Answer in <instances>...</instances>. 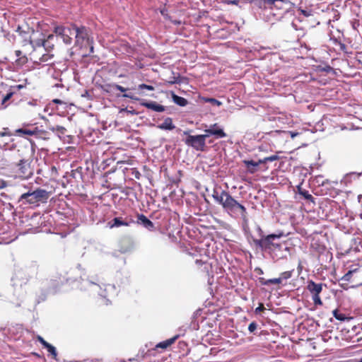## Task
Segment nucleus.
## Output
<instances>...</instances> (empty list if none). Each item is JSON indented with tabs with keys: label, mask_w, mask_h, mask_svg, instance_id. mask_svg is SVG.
I'll return each instance as SVG.
<instances>
[{
	"label": "nucleus",
	"mask_w": 362,
	"mask_h": 362,
	"mask_svg": "<svg viewBox=\"0 0 362 362\" xmlns=\"http://www.w3.org/2000/svg\"><path fill=\"white\" fill-rule=\"evenodd\" d=\"M212 197L227 212L233 214L239 213L244 220L247 218V213L246 208L236 201L228 192L222 190L221 193H218L217 191L214 190Z\"/></svg>",
	"instance_id": "obj_1"
},
{
	"label": "nucleus",
	"mask_w": 362,
	"mask_h": 362,
	"mask_svg": "<svg viewBox=\"0 0 362 362\" xmlns=\"http://www.w3.org/2000/svg\"><path fill=\"white\" fill-rule=\"evenodd\" d=\"M50 194V192L38 187L35 190H29L22 194L18 199V203L21 205L28 206L30 208H35L39 206L40 204L47 203Z\"/></svg>",
	"instance_id": "obj_2"
},
{
	"label": "nucleus",
	"mask_w": 362,
	"mask_h": 362,
	"mask_svg": "<svg viewBox=\"0 0 362 362\" xmlns=\"http://www.w3.org/2000/svg\"><path fill=\"white\" fill-rule=\"evenodd\" d=\"M18 160L15 163L14 170L18 177L28 179L33 174V169L31 168L32 155L30 149H18Z\"/></svg>",
	"instance_id": "obj_3"
},
{
	"label": "nucleus",
	"mask_w": 362,
	"mask_h": 362,
	"mask_svg": "<svg viewBox=\"0 0 362 362\" xmlns=\"http://www.w3.org/2000/svg\"><path fill=\"white\" fill-rule=\"evenodd\" d=\"M185 135H187L185 139V144L192 147L197 151H205L207 148L206 144V134L190 135L188 132H184Z\"/></svg>",
	"instance_id": "obj_4"
},
{
	"label": "nucleus",
	"mask_w": 362,
	"mask_h": 362,
	"mask_svg": "<svg viewBox=\"0 0 362 362\" xmlns=\"http://www.w3.org/2000/svg\"><path fill=\"white\" fill-rule=\"evenodd\" d=\"M281 236L282 233L262 235L261 239L255 240V243L257 246L264 250H271L272 248H279L280 244L274 243V240L276 238H280Z\"/></svg>",
	"instance_id": "obj_5"
},
{
	"label": "nucleus",
	"mask_w": 362,
	"mask_h": 362,
	"mask_svg": "<svg viewBox=\"0 0 362 362\" xmlns=\"http://www.w3.org/2000/svg\"><path fill=\"white\" fill-rule=\"evenodd\" d=\"M74 29L76 43L81 46L89 45L90 43L89 30L85 26L77 27L76 25H74Z\"/></svg>",
	"instance_id": "obj_6"
},
{
	"label": "nucleus",
	"mask_w": 362,
	"mask_h": 362,
	"mask_svg": "<svg viewBox=\"0 0 362 362\" xmlns=\"http://www.w3.org/2000/svg\"><path fill=\"white\" fill-rule=\"evenodd\" d=\"M54 33L57 36L60 37L65 44L70 45L73 40L72 37L74 35V25H71V28L62 25L56 26Z\"/></svg>",
	"instance_id": "obj_7"
},
{
	"label": "nucleus",
	"mask_w": 362,
	"mask_h": 362,
	"mask_svg": "<svg viewBox=\"0 0 362 362\" xmlns=\"http://www.w3.org/2000/svg\"><path fill=\"white\" fill-rule=\"evenodd\" d=\"M204 133L207 137L212 135L216 139H222L227 136L223 129L220 128L217 123L211 124L209 129H205Z\"/></svg>",
	"instance_id": "obj_8"
},
{
	"label": "nucleus",
	"mask_w": 362,
	"mask_h": 362,
	"mask_svg": "<svg viewBox=\"0 0 362 362\" xmlns=\"http://www.w3.org/2000/svg\"><path fill=\"white\" fill-rule=\"evenodd\" d=\"M307 284V289L311 293L312 296L320 294L322 291V284H317L313 280H309Z\"/></svg>",
	"instance_id": "obj_9"
},
{
	"label": "nucleus",
	"mask_w": 362,
	"mask_h": 362,
	"mask_svg": "<svg viewBox=\"0 0 362 362\" xmlns=\"http://www.w3.org/2000/svg\"><path fill=\"white\" fill-rule=\"evenodd\" d=\"M251 1L254 2L259 8H266L267 6L272 8L276 2L286 3L287 0H252Z\"/></svg>",
	"instance_id": "obj_10"
},
{
	"label": "nucleus",
	"mask_w": 362,
	"mask_h": 362,
	"mask_svg": "<svg viewBox=\"0 0 362 362\" xmlns=\"http://www.w3.org/2000/svg\"><path fill=\"white\" fill-rule=\"evenodd\" d=\"M140 105L148 109L152 110L158 112H162L165 110V106L158 104L156 102H146L145 100H141Z\"/></svg>",
	"instance_id": "obj_11"
},
{
	"label": "nucleus",
	"mask_w": 362,
	"mask_h": 362,
	"mask_svg": "<svg viewBox=\"0 0 362 362\" xmlns=\"http://www.w3.org/2000/svg\"><path fill=\"white\" fill-rule=\"evenodd\" d=\"M134 223V221L130 220L128 221L127 219H123L122 217H115L108 223L110 228L120 226H129L130 223Z\"/></svg>",
	"instance_id": "obj_12"
},
{
	"label": "nucleus",
	"mask_w": 362,
	"mask_h": 362,
	"mask_svg": "<svg viewBox=\"0 0 362 362\" xmlns=\"http://www.w3.org/2000/svg\"><path fill=\"white\" fill-rule=\"evenodd\" d=\"M134 247V242L130 238H124L120 242L119 252L126 253L131 251Z\"/></svg>",
	"instance_id": "obj_13"
},
{
	"label": "nucleus",
	"mask_w": 362,
	"mask_h": 362,
	"mask_svg": "<svg viewBox=\"0 0 362 362\" xmlns=\"http://www.w3.org/2000/svg\"><path fill=\"white\" fill-rule=\"evenodd\" d=\"M15 54L17 59L15 60V66L18 68L23 67L25 64H26L28 62V59L27 56L21 50H16Z\"/></svg>",
	"instance_id": "obj_14"
},
{
	"label": "nucleus",
	"mask_w": 362,
	"mask_h": 362,
	"mask_svg": "<svg viewBox=\"0 0 362 362\" xmlns=\"http://www.w3.org/2000/svg\"><path fill=\"white\" fill-rule=\"evenodd\" d=\"M28 84H30V83L28 82V78H25L23 83L11 86L9 90L11 92H13V95L16 97V99H18L19 98L18 93L21 90L26 88Z\"/></svg>",
	"instance_id": "obj_15"
},
{
	"label": "nucleus",
	"mask_w": 362,
	"mask_h": 362,
	"mask_svg": "<svg viewBox=\"0 0 362 362\" xmlns=\"http://www.w3.org/2000/svg\"><path fill=\"white\" fill-rule=\"evenodd\" d=\"M138 222L149 230H152L154 228L153 222L144 214H138Z\"/></svg>",
	"instance_id": "obj_16"
},
{
	"label": "nucleus",
	"mask_w": 362,
	"mask_h": 362,
	"mask_svg": "<svg viewBox=\"0 0 362 362\" xmlns=\"http://www.w3.org/2000/svg\"><path fill=\"white\" fill-rule=\"evenodd\" d=\"M259 282L262 286H269L270 284H274V285H279L281 284L283 286H285L286 284H282L280 276L278 278H274L270 279H266L264 277H259L258 279Z\"/></svg>",
	"instance_id": "obj_17"
},
{
	"label": "nucleus",
	"mask_w": 362,
	"mask_h": 362,
	"mask_svg": "<svg viewBox=\"0 0 362 362\" xmlns=\"http://www.w3.org/2000/svg\"><path fill=\"white\" fill-rule=\"evenodd\" d=\"M37 127H33L32 129H27L25 127L17 129L15 131L16 135L23 136V135H28V136H35L36 135Z\"/></svg>",
	"instance_id": "obj_18"
},
{
	"label": "nucleus",
	"mask_w": 362,
	"mask_h": 362,
	"mask_svg": "<svg viewBox=\"0 0 362 362\" xmlns=\"http://www.w3.org/2000/svg\"><path fill=\"white\" fill-rule=\"evenodd\" d=\"M243 163L245 165V166L247 167V169L248 170L249 173H255V172H257V167L260 165V164H263V163H259V160L257 162L254 161V160H243Z\"/></svg>",
	"instance_id": "obj_19"
},
{
	"label": "nucleus",
	"mask_w": 362,
	"mask_h": 362,
	"mask_svg": "<svg viewBox=\"0 0 362 362\" xmlns=\"http://www.w3.org/2000/svg\"><path fill=\"white\" fill-rule=\"evenodd\" d=\"M157 127L162 130L171 131L175 128V126L173 123V119L170 117H166L162 124H160Z\"/></svg>",
	"instance_id": "obj_20"
},
{
	"label": "nucleus",
	"mask_w": 362,
	"mask_h": 362,
	"mask_svg": "<svg viewBox=\"0 0 362 362\" xmlns=\"http://www.w3.org/2000/svg\"><path fill=\"white\" fill-rule=\"evenodd\" d=\"M177 338H178V335L175 336V337H173L170 339H168L165 341H161L156 345V349L160 348L163 349H165L168 347H169L170 346H171L173 344H174Z\"/></svg>",
	"instance_id": "obj_21"
},
{
	"label": "nucleus",
	"mask_w": 362,
	"mask_h": 362,
	"mask_svg": "<svg viewBox=\"0 0 362 362\" xmlns=\"http://www.w3.org/2000/svg\"><path fill=\"white\" fill-rule=\"evenodd\" d=\"M50 133L45 130H41L37 128L35 138L38 139H42L45 141H47L50 139Z\"/></svg>",
	"instance_id": "obj_22"
},
{
	"label": "nucleus",
	"mask_w": 362,
	"mask_h": 362,
	"mask_svg": "<svg viewBox=\"0 0 362 362\" xmlns=\"http://www.w3.org/2000/svg\"><path fill=\"white\" fill-rule=\"evenodd\" d=\"M298 191L299 194L303 196L306 200L314 202V197L309 193L308 190L303 189L302 187L298 186Z\"/></svg>",
	"instance_id": "obj_23"
},
{
	"label": "nucleus",
	"mask_w": 362,
	"mask_h": 362,
	"mask_svg": "<svg viewBox=\"0 0 362 362\" xmlns=\"http://www.w3.org/2000/svg\"><path fill=\"white\" fill-rule=\"evenodd\" d=\"M293 273H294V269H291V270H289V271H286V272H281L279 275L280 276V279H281V281L282 282V284H286V281H287L288 279H291L293 275Z\"/></svg>",
	"instance_id": "obj_24"
},
{
	"label": "nucleus",
	"mask_w": 362,
	"mask_h": 362,
	"mask_svg": "<svg viewBox=\"0 0 362 362\" xmlns=\"http://www.w3.org/2000/svg\"><path fill=\"white\" fill-rule=\"evenodd\" d=\"M173 101L177 105H178L181 107L186 106L188 103V101L187 99H185V98L176 95H173Z\"/></svg>",
	"instance_id": "obj_25"
},
{
	"label": "nucleus",
	"mask_w": 362,
	"mask_h": 362,
	"mask_svg": "<svg viewBox=\"0 0 362 362\" xmlns=\"http://www.w3.org/2000/svg\"><path fill=\"white\" fill-rule=\"evenodd\" d=\"M13 97H15L13 92H11L9 89L7 93L3 97L1 100V105L6 106V103L10 100Z\"/></svg>",
	"instance_id": "obj_26"
},
{
	"label": "nucleus",
	"mask_w": 362,
	"mask_h": 362,
	"mask_svg": "<svg viewBox=\"0 0 362 362\" xmlns=\"http://www.w3.org/2000/svg\"><path fill=\"white\" fill-rule=\"evenodd\" d=\"M279 159V156L277 155H272L270 156H267L264 158L263 159H259V163H266L267 162H272L274 160H278Z\"/></svg>",
	"instance_id": "obj_27"
},
{
	"label": "nucleus",
	"mask_w": 362,
	"mask_h": 362,
	"mask_svg": "<svg viewBox=\"0 0 362 362\" xmlns=\"http://www.w3.org/2000/svg\"><path fill=\"white\" fill-rule=\"evenodd\" d=\"M203 100L206 103H209L213 105L221 106L222 103L214 98H204Z\"/></svg>",
	"instance_id": "obj_28"
},
{
	"label": "nucleus",
	"mask_w": 362,
	"mask_h": 362,
	"mask_svg": "<svg viewBox=\"0 0 362 362\" xmlns=\"http://www.w3.org/2000/svg\"><path fill=\"white\" fill-rule=\"evenodd\" d=\"M52 132H57L60 133L61 134H64L66 132V129L65 127L62 126L57 125L55 127H51L49 128Z\"/></svg>",
	"instance_id": "obj_29"
},
{
	"label": "nucleus",
	"mask_w": 362,
	"mask_h": 362,
	"mask_svg": "<svg viewBox=\"0 0 362 362\" xmlns=\"http://www.w3.org/2000/svg\"><path fill=\"white\" fill-rule=\"evenodd\" d=\"M333 316L337 319V320H339L340 321H344V320L346 319V316L343 313H341L339 312L338 310H333Z\"/></svg>",
	"instance_id": "obj_30"
},
{
	"label": "nucleus",
	"mask_w": 362,
	"mask_h": 362,
	"mask_svg": "<svg viewBox=\"0 0 362 362\" xmlns=\"http://www.w3.org/2000/svg\"><path fill=\"white\" fill-rule=\"evenodd\" d=\"M138 90H140V94H142L143 95V92L142 90L144 89H146L148 90H154V87L153 86H150V85H146V84H144V83H141V84H139L138 86Z\"/></svg>",
	"instance_id": "obj_31"
},
{
	"label": "nucleus",
	"mask_w": 362,
	"mask_h": 362,
	"mask_svg": "<svg viewBox=\"0 0 362 362\" xmlns=\"http://www.w3.org/2000/svg\"><path fill=\"white\" fill-rule=\"evenodd\" d=\"M46 349H47L48 352L51 354L53 358L55 359L57 356V353L55 347L53 346L52 345H51L50 344H49L48 346L46 347Z\"/></svg>",
	"instance_id": "obj_32"
},
{
	"label": "nucleus",
	"mask_w": 362,
	"mask_h": 362,
	"mask_svg": "<svg viewBox=\"0 0 362 362\" xmlns=\"http://www.w3.org/2000/svg\"><path fill=\"white\" fill-rule=\"evenodd\" d=\"M131 175L137 180H139L141 177L140 172L136 168L131 169Z\"/></svg>",
	"instance_id": "obj_33"
},
{
	"label": "nucleus",
	"mask_w": 362,
	"mask_h": 362,
	"mask_svg": "<svg viewBox=\"0 0 362 362\" xmlns=\"http://www.w3.org/2000/svg\"><path fill=\"white\" fill-rule=\"evenodd\" d=\"M312 298H313V303L315 305H322V301L320 298V295L312 296Z\"/></svg>",
	"instance_id": "obj_34"
},
{
	"label": "nucleus",
	"mask_w": 362,
	"mask_h": 362,
	"mask_svg": "<svg viewBox=\"0 0 362 362\" xmlns=\"http://www.w3.org/2000/svg\"><path fill=\"white\" fill-rule=\"evenodd\" d=\"M352 271H349L346 274H345L341 279V281H349L351 276H352Z\"/></svg>",
	"instance_id": "obj_35"
},
{
	"label": "nucleus",
	"mask_w": 362,
	"mask_h": 362,
	"mask_svg": "<svg viewBox=\"0 0 362 362\" xmlns=\"http://www.w3.org/2000/svg\"><path fill=\"white\" fill-rule=\"evenodd\" d=\"M240 0H221L222 3L225 4L238 5Z\"/></svg>",
	"instance_id": "obj_36"
},
{
	"label": "nucleus",
	"mask_w": 362,
	"mask_h": 362,
	"mask_svg": "<svg viewBox=\"0 0 362 362\" xmlns=\"http://www.w3.org/2000/svg\"><path fill=\"white\" fill-rule=\"evenodd\" d=\"M30 43L33 44V46H44L45 40L44 39H40L34 43L33 40L30 39Z\"/></svg>",
	"instance_id": "obj_37"
},
{
	"label": "nucleus",
	"mask_w": 362,
	"mask_h": 362,
	"mask_svg": "<svg viewBox=\"0 0 362 362\" xmlns=\"http://www.w3.org/2000/svg\"><path fill=\"white\" fill-rule=\"evenodd\" d=\"M110 87L112 88L113 89L118 90L121 92H126L127 90V88L118 84H114L112 86H110Z\"/></svg>",
	"instance_id": "obj_38"
},
{
	"label": "nucleus",
	"mask_w": 362,
	"mask_h": 362,
	"mask_svg": "<svg viewBox=\"0 0 362 362\" xmlns=\"http://www.w3.org/2000/svg\"><path fill=\"white\" fill-rule=\"evenodd\" d=\"M124 98H130L134 100H141L139 98L136 97L134 94L129 93H124L122 95Z\"/></svg>",
	"instance_id": "obj_39"
},
{
	"label": "nucleus",
	"mask_w": 362,
	"mask_h": 362,
	"mask_svg": "<svg viewBox=\"0 0 362 362\" xmlns=\"http://www.w3.org/2000/svg\"><path fill=\"white\" fill-rule=\"evenodd\" d=\"M257 327V324L255 322H252L248 326L250 332H254Z\"/></svg>",
	"instance_id": "obj_40"
},
{
	"label": "nucleus",
	"mask_w": 362,
	"mask_h": 362,
	"mask_svg": "<svg viewBox=\"0 0 362 362\" xmlns=\"http://www.w3.org/2000/svg\"><path fill=\"white\" fill-rule=\"evenodd\" d=\"M36 339H37V340L38 341H40V342L41 343V344H42L45 348H46V347L48 346L49 343H48V342H47V341H45V339H44L41 336L37 335V337H36Z\"/></svg>",
	"instance_id": "obj_41"
},
{
	"label": "nucleus",
	"mask_w": 362,
	"mask_h": 362,
	"mask_svg": "<svg viewBox=\"0 0 362 362\" xmlns=\"http://www.w3.org/2000/svg\"><path fill=\"white\" fill-rule=\"evenodd\" d=\"M264 310H265V308L264 306V304L263 303H259V306L257 308H256V309H255V313H259L260 312H262Z\"/></svg>",
	"instance_id": "obj_42"
},
{
	"label": "nucleus",
	"mask_w": 362,
	"mask_h": 362,
	"mask_svg": "<svg viewBox=\"0 0 362 362\" xmlns=\"http://www.w3.org/2000/svg\"><path fill=\"white\" fill-rule=\"evenodd\" d=\"M167 18L171 21V22L175 24V25H180L181 24V21H177V20H171L170 17V16H167Z\"/></svg>",
	"instance_id": "obj_43"
},
{
	"label": "nucleus",
	"mask_w": 362,
	"mask_h": 362,
	"mask_svg": "<svg viewBox=\"0 0 362 362\" xmlns=\"http://www.w3.org/2000/svg\"><path fill=\"white\" fill-rule=\"evenodd\" d=\"M255 272L257 274H259V275H262V274H264L263 270H262L261 268H259V267H256V268L255 269Z\"/></svg>",
	"instance_id": "obj_44"
},
{
	"label": "nucleus",
	"mask_w": 362,
	"mask_h": 362,
	"mask_svg": "<svg viewBox=\"0 0 362 362\" xmlns=\"http://www.w3.org/2000/svg\"><path fill=\"white\" fill-rule=\"evenodd\" d=\"M300 11L305 17H308L310 15V13L305 10L300 9Z\"/></svg>",
	"instance_id": "obj_45"
},
{
	"label": "nucleus",
	"mask_w": 362,
	"mask_h": 362,
	"mask_svg": "<svg viewBox=\"0 0 362 362\" xmlns=\"http://www.w3.org/2000/svg\"><path fill=\"white\" fill-rule=\"evenodd\" d=\"M49 59H50V55H49V54H44L42 57L41 60L42 62H47Z\"/></svg>",
	"instance_id": "obj_46"
},
{
	"label": "nucleus",
	"mask_w": 362,
	"mask_h": 362,
	"mask_svg": "<svg viewBox=\"0 0 362 362\" xmlns=\"http://www.w3.org/2000/svg\"><path fill=\"white\" fill-rule=\"evenodd\" d=\"M196 264L198 265V266H202L203 265L205 262L201 259H196Z\"/></svg>",
	"instance_id": "obj_47"
},
{
	"label": "nucleus",
	"mask_w": 362,
	"mask_h": 362,
	"mask_svg": "<svg viewBox=\"0 0 362 362\" xmlns=\"http://www.w3.org/2000/svg\"><path fill=\"white\" fill-rule=\"evenodd\" d=\"M302 269H303V266H302L301 262L300 261L298 263V271L299 274L302 272Z\"/></svg>",
	"instance_id": "obj_48"
},
{
	"label": "nucleus",
	"mask_w": 362,
	"mask_h": 362,
	"mask_svg": "<svg viewBox=\"0 0 362 362\" xmlns=\"http://www.w3.org/2000/svg\"><path fill=\"white\" fill-rule=\"evenodd\" d=\"M289 133H290L291 136L292 138H294L295 136H296L297 135H298V134H298V132H290Z\"/></svg>",
	"instance_id": "obj_49"
},
{
	"label": "nucleus",
	"mask_w": 362,
	"mask_h": 362,
	"mask_svg": "<svg viewBox=\"0 0 362 362\" xmlns=\"http://www.w3.org/2000/svg\"><path fill=\"white\" fill-rule=\"evenodd\" d=\"M52 102L54 103H57V104H62V101L60 100L59 99H54L52 100Z\"/></svg>",
	"instance_id": "obj_50"
},
{
	"label": "nucleus",
	"mask_w": 362,
	"mask_h": 362,
	"mask_svg": "<svg viewBox=\"0 0 362 362\" xmlns=\"http://www.w3.org/2000/svg\"><path fill=\"white\" fill-rule=\"evenodd\" d=\"M160 13H161V14H162L163 16H165V12H164V11H160Z\"/></svg>",
	"instance_id": "obj_51"
},
{
	"label": "nucleus",
	"mask_w": 362,
	"mask_h": 362,
	"mask_svg": "<svg viewBox=\"0 0 362 362\" xmlns=\"http://www.w3.org/2000/svg\"><path fill=\"white\" fill-rule=\"evenodd\" d=\"M129 361H134V358H129Z\"/></svg>",
	"instance_id": "obj_52"
},
{
	"label": "nucleus",
	"mask_w": 362,
	"mask_h": 362,
	"mask_svg": "<svg viewBox=\"0 0 362 362\" xmlns=\"http://www.w3.org/2000/svg\"><path fill=\"white\" fill-rule=\"evenodd\" d=\"M360 362H362V358L361 359Z\"/></svg>",
	"instance_id": "obj_53"
}]
</instances>
